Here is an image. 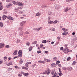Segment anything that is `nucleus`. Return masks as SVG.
<instances>
[{"label": "nucleus", "mask_w": 77, "mask_h": 77, "mask_svg": "<svg viewBox=\"0 0 77 77\" xmlns=\"http://www.w3.org/2000/svg\"><path fill=\"white\" fill-rule=\"evenodd\" d=\"M13 3L18 6H23V5L22 3L18 2H16L15 1H13Z\"/></svg>", "instance_id": "obj_1"}, {"label": "nucleus", "mask_w": 77, "mask_h": 77, "mask_svg": "<svg viewBox=\"0 0 77 77\" xmlns=\"http://www.w3.org/2000/svg\"><path fill=\"white\" fill-rule=\"evenodd\" d=\"M50 73V69H48L46 70L45 72H44L42 73V74H47V75H49Z\"/></svg>", "instance_id": "obj_2"}, {"label": "nucleus", "mask_w": 77, "mask_h": 77, "mask_svg": "<svg viewBox=\"0 0 77 77\" xmlns=\"http://www.w3.org/2000/svg\"><path fill=\"white\" fill-rule=\"evenodd\" d=\"M42 29V27H40L38 29L36 28H34L33 29V30H37V31H39L40 30Z\"/></svg>", "instance_id": "obj_3"}, {"label": "nucleus", "mask_w": 77, "mask_h": 77, "mask_svg": "<svg viewBox=\"0 0 77 77\" xmlns=\"http://www.w3.org/2000/svg\"><path fill=\"white\" fill-rule=\"evenodd\" d=\"M5 47V44L3 43H0V48H2Z\"/></svg>", "instance_id": "obj_4"}, {"label": "nucleus", "mask_w": 77, "mask_h": 77, "mask_svg": "<svg viewBox=\"0 0 77 77\" xmlns=\"http://www.w3.org/2000/svg\"><path fill=\"white\" fill-rule=\"evenodd\" d=\"M55 8L56 9L58 10V9H59V5H55Z\"/></svg>", "instance_id": "obj_5"}, {"label": "nucleus", "mask_w": 77, "mask_h": 77, "mask_svg": "<svg viewBox=\"0 0 77 77\" xmlns=\"http://www.w3.org/2000/svg\"><path fill=\"white\" fill-rule=\"evenodd\" d=\"M25 23H26V21H23V22H22L20 23V26H23V24H25Z\"/></svg>", "instance_id": "obj_6"}, {"label": "nucleus", "mask_w": 77, "mask_h": 77, "mask_svg": "<svg viewBox=\"0 0 77 77\" xmlns=\"http://www.w3.org/2000/svg\"><path fill=\"white\" fill-rule=\"evenodd\" d=\"M7 18L9 20H14V18L11 16H8Z\"/></svg>", "instance_id": "obj_7"}, {"label": "nucleus", "mask_w": 77, "mask_h": 77, "mask_svg": "<svg viewBox=\"0 0 77 77\" xmlns=\"http://www.w3.org/2000/svg\"><path fill=\"white\" fill-rule=\"evenodd\" d=\"M6 65L7 66H10V65H12V61L10 62L9 63L7 64Z\"/></svg>", "instance_id": "obj_8"}, {"label": "nucleus", "mask_w": 77, "mask_h": 77, "mask_svg": "<svg viewBox=\"0 0 77 77\" xmlns=\"http://www.w3.org/2000/svg\"><path fill=\"white\" fill-rule=\"evenodd\" d=\"M20 26L19 28V30H22L23 29V26Z\"/></svg>", "instance_id": "obj_9"}, {"label": "nucleus", "mask_w": 77, "mask_h": 77, "mask_svg": "<svg viewBox=\"0 0 77 77\" xmlns=\"http://www.w3.org/2000/svg\"><path fill=\"white\" fill-rule=\"evenodd\" d=\"M56 64L54 63H53L51 64V66H52V67H56Z\"/></svg>", "instance_id": "obj_10"}, {"label": "nucleus", "mask_w": 77, "mask_h": 77, "mask_svg": "<svg viewBox=\"0 0 77 77\" xmlns=\"http://www.w3.org/2000/svg\"><path fill=\"white\" fill-rule=\"evenodd\" d=\"M68 8L67 7L64 10V11L65 12H68Z\"/></svg>", "instance_id": "obj_11"}, {"label": "nucleus", "mask_w": 77, "mask_h": 77, "mask_svg": "<svg viewBox=\"0 0 77 77\" xmlns=\"http://www.w3.org/2000/svg\"><path fill=\"white\" fill-rule=\"evenodd\" d=\"M38 63H45V62L44 61H41V60H39L38 61Z\"/></svg>", "instance_id": "obj_12"}, {"label": "nucleus", "mask_w": 77, "mask_h": 77, "mask_svg": "<svg viewBox=\"0 0 77 77\" xmlns=\"http://www.w3.org/2000/svg\"><path fill=\"white\" fill-rule=\"evenodd\" d=\"M68 71H71V70H72V68L71 67H69L68 68Z\"/></svg>", "instance_id": "obj_13"}, {"label": "nucleus", "mask_w": 77, "mask_h": 77, "mask_svg": "<svg viewBox=\"0 0 77 77\" xmlns=\"http://www.w3.org/2000/svg\"><path fill=\"white\" fill-rule=\"evenodd\" d=\"M6 18H7V16L5 15H3L2 17V18L4 20H5V19Z\"/></svg>", "instance_id": "obj_14"}, {"label": "nucleus", "mask_w": 77, "mask_h": 77, "mask_svg": "<svg viewBox=\"0 0 77 77\" xmlns=\"http://www.w3.org/2000/svg\"><path fill=\"white\" fill-rule=\"evenodd\" d=\"M18 54H22V51L21 50H19V51L18 52Z\"/></svg>", "instance_id": "obj_15"}, {"label": "nucleus", "mask_w": 77, "mask_h": 77, "mask_svg": "<svg viewBox=\"0 0 77 77\" xmlns=\"http://www.w3.org/2000/svg\"><path fill=\"white\" fill-rule=\"evenodd\" d=\"M62 30H63V31H64V32H67V31H68V29H65V28H62Z\"/></svg>", "instance_id": "obj_16"}, {"label": "nucleus", "mask_w": 77, "mask_h": 77, "mask_svg": "<svg viewBox=\"0 0 77 77\" xmlns=\"http://www.w3.org/2000/svg\"><path fill=\"white\" fill-rule=\"evenodd\" d=\"M55 71L54 70H53L51 72V74L52 75H54V74H55V73H54V72H55Z\"/></svg>", "instance_id": "obj_17"}, {"label": "nucleus", "mask_w": 77, "mask_h": 77, "mask_svg": "<svg viewBox=\"0 0 77 77\" xmlns=\"http://www.w3.org/2000/svg\"><path fill=\"white\" fill-rule=\"evenodd\" d=\"M3 23L2 22H0V27H3Z\"/></svg>", "instance_id": "obj_18"}, {"label": "nucleus", "mask_w": 77, "mask_h": 77, "mask_svg": "<svg viewBox=\"0 0 77 77\" xmlns=\"http://www.w3.org/2000/svg\"><path fill=\"white\" fill-rule=\"evenodd\" d=\"M68 34V32H64L62 33V34L63 35H67Z\"/></svg>", "instance_id": "obj_19"}, {"label": "nucleus", "mask_w": 77, "mask_h": 77, "mask_svg": "<svg viewBox=\"0 0 77 77\" xmlns=\"http://www.w3.org/2000/svg\"><path fill=\"white\" fill-rule=\"evenodd\" d=\"M23 61L22 60V59H20L19 60L20 63H23Z\"/></svg>", "instance_id": "obj_20"}, {"label": "nucleus", "mask_w": 77, "mask_h": 77, "mask_svg": "<svg viewBox=\"0 0 77 77\" xmlns=\"http://www.w3.org/2000/svg\"><path fill=\"white\" fill-rule=\"evenodd\" d=\"M41 15V13L38 12L36 14V16H39Z\"/></svg>", "instance_id": "obj_21"}, {"label": "nucleus", "mask_w": 77, "mask_h": 77, "mask_svg": "<svg viewBox=\"0 0 77 77\" xmlns=\"http://www.w3.org/2000/svg\"><path fill=\"white\" fill-rule=\"evenodd\" d=\"M29 75V73H24V74H23V75H24L25 76H27V75Z\"/></svg>", "instance_id": "obj_22"}, {"label": "nucleus", "mask_w": 77, "mask_h": 77, "mask_svg": "<svg viewBox=\"0 0 77 77\" xmlns=\"http://www.w3.org/2000/svg\"><path fill=\"white\" fill-rule=\"evenodd\" d=\"M53 23V21H49L48 22V23L51 24H52V23Z\"/></svg>", "instance_id": "obj_23"}, {"label": "nucleus", "mask_w": 77, "mask_h": 77, "mask_svg": "<svg viewBox=\"0 0 77 77\" xmlns=\"http://www.w3.org/2000/svg\"><path fill=\"white\" fill-rule=\"evenodd\" d=\"M17 54V50H16L13 53V54H14V55H16V54Z\"/></svg>", "instance_id": "obj_24"}, {"label": "nucleus", "mask_w": 77, "mask_h": 77, "mask_svg": "<svg viewBox=\"0 0 77 77\" xmlns=\"http://www.w3.org/2000/svg\"><path fill=\"white\" fill-rule=\"evenodd\" d=\"M53 60L54 61H56L57 60V57H54L53 58Z\"/></svg>", "instance_id": "obj_25"}, {"label": "nucleus", "mask_w": 77, "mask_h": 77, "mask_svg": "<svg viewBox=\"0 0 77 77\" xmlns=\"http://www.w3.org/2000/svg\"><path fill=\"white\" fill-rule=\"evenodd\" d=\"M32 47H30L29 48V51H31L32 50Z\"/></svg>", "instance_id": "obj_26"}, {"label": "nucleus", "mask_w": 77, "mask_h": 77, "mask_svg": "<svg viewBox=\"0 0 77 77\" xmlns=\"http://www.w3.org/2000/svg\"><path fill=\"white\" fill-rule=\"evenodd\" d=\"M76 63V62H75V61H73V63L72 64V66L75 65Z\"/></svg>", "instance_id": "obj_27"}, {"label": "nucleus", "mask_w": 77, "mask_h": 77, "mask_svg": "<svg viewBox=\"0 0 77 77\" xmlns=\"http://www.w3.org/2000/svg\"><path fill=\"white\" fill-rule=\"evenodd\" d=\"M47 42V41L46 40H43L42 41V43H46Z\"/></svg>", "instance_id": "obj_28"}, {"label": "nucleus", "mask_w": 77, "mask_h": 77, "mask_svg": "<svg viewBox=\"0 0 77 77\" xmlns=\"http://www.w3.org/2000/svg\"><path fill=\"white\" fill-rule=\"evenodd\" d=\"M70 52V51H69V49H67V50H66V52H65V53L66 54V53H68V52Z\"/></svg>", "instance_id": "obj_29"}, {"label": "nucleus", "mask_w": 77, "mask_h": 77, "mask_svg": "<svg viewBox=\"0 0 77 77\" xmlns=\"http://www.w3.org/2000/svg\"><path fill=\"white\" fill-rule=\"evenodd\" d=\"M57 23V20H56L54 22H53L54 24H56Z\"/></svg>", "instance_id": "obj_30"}, {"label": "nucleus", "mask_w": 77, "mask_h": 77, "mask_svg": "<svg viewBox=\"0 0 77 77\" xmlns=\"http://www.w3.org/2000/svg\"><path fill=\"white\" fill-rule=\"evenodd\" d=\"M57 75V73H56V72H55V74H54V76H52L51 77H55L56 75Z\"/></svg>", "instance_id": "obj_31"}, {"label": "nucleus", "mask_w": 77, "mask_h": 77, "mask_svg": "<svg viewBox=\"0 0 77 77\" xmlns=\"http://www.w3.org/2000/svg\"><path fill=\"white\" fill-rule=\"evenodd\" d=\"M9 47H10L9 45H7L5 46V48H9Z\"/></svg>", "instance_id": "obj_32"}, {"label": "nucleus", "mask_w": 77, "mask_h": 77, "mask_svg": "<svg viewBox=\"0 0 77 77\" xmlns=\"http://www.w3.org/2000/svg\"><path fill=\"white\" fill-rule=\"evenodd\" d=\"M36 65V64H35L34 65H32V66H31L32 68H35V66Z\"/></svg>", "instance_id": "obj_33"}, {"label": "nucleus", "mask_w": 77, "mask_h": 77, "mask_svg": "<svg viewBox=\"0 0 77 77\" xmlns=\"http://www.w3.org/2000/svg\"><path fill=\"white\" fill-rule=\"evenodd\" d=\"M62 69H63V70H66V67H62Z\"/></svg>", "instance_id": "obj_34"}, {"label": "nucleus", "mask_w": 77, "mask_h": 77, "mask_svg": "<svg viewBox=\"0 0 77 77\" xmlns=\"http://www.w3.org/2000/svg\"><path fill=\"white\" fill-rule=\"evenodd\" d=\"M25 66H26V67H28V66H29V64L27 63H26L25 64Z\"/></svg>", "instance_id": "obj_35"}, {"label": "nucleus", "mask_w": 77, "mask_h": 77, "mask_svg": "<svg viewBox=\"0 0 77 77\" xmlns=\"http://www.w3.org/2000/svg\"><path fill=\"white\" fill-rule=\"evenodd\" d=\"M37 53H38V54H39V53H41V51H37Z\"/></svg>", "instance_id": "obj_36"}, {"label": "nucleus", "mask_w": 77, "mask_h": 77, "mask_svg": "<svg viewBox=\"0 0 77 77\" xmlns=\"http://www.w3.org/2000/svg\"><path fill=\"white\" fill-rule=\"evenodd\" d=\"M53 14V13H52V12H51L50 13H49V15H51Z\"/></svg>", "instance_id": "obj_37"}, {"label": "nucleus", "mask_w": 77, "mask_h": 77, "mask_svg": "<svg viewBox=\"0 0 77 77\" xmlns=\"http://www.w3.org/2000/svg\"><path fill=\"white\" fill-rule=\"evenodd\" d=\"M32 44H37V42L35 41L32 43Z\"/></svg>", "instance_id": "obj_38"}, {"label": "nucleus", "mask_w": 77, "mask_h": 77, "mask_svg": "<svg viewBox=\"0 0 77 77\" xmlns=\"http://www.w3.org/2000/svg\"><path fill=\"white\" fill-rule=\"evenodd\" d=\"M20 35H23V33H24V32L23 31H22L21 32H20Z\"/></svg>", "instance_id": "obj_39"}, {"label": "nucleus", "mask_w": 77, "mask_h": 77, "mask_svg": "<svg viewBox=\"0 0 77 77\" xmlns=\"http://www.w3.org/2000/svg\"><path fill=\"white\" fill-rule=\"evenodd\" d=\"M44 45L42 44H41L40 46V48H42V47H43Z\"/></svg>", "instance_id": "obj_40"}, {"label": "nucleus", "mask_w": 77, "mask_h": 77, "mask_svg": "<svg viewBox=\"0 0 77 77\" xmlns=\"http://www.w3.org/2000/svg\"><path fill=\"white\" fill-rule=\"evenodd\" d=\"M25 33H26V34H29V32L27 31H26L25 32Z\"/></svg>", "instance_id": "obj_41"}, {"label": "nucleus", "mask_w": 77, "mask_h": 77, "mask_svg": "<svg viewBox=\"0 0 77 77\" xmlns=\"http://www.w3.org/2000/svg\"><path fill=\"white\" fill-rule=\"evenodd\" d=\"M8 6H12V4L9 3L8 4Z\"/></svg>", "instance_id": "obj_42"}, {"label": "nucleus", "mask_w": 77, "mask_h": 77, "mask_svg": "<svg viewBox=\"0 0 77 77\" xmlns=\"http://www.w3.org/2000/svg\"><path fill=\"white\" fill-rule=\"evenodd\" d=\"M57 39L59 41H60V37H58L57 38Z\"/></svg>", "instance_id": "obj_43"}, {"label": "nucleus", "mask_w": 77, "mask_h": 77, "mask_svg": "<svg viewBox=\"0 0 77 77\" xmlns=\"http://www.w3.org/2000/svg\"><path fill=\"white\" fill-rule=\"evenodd\" d=\"M63 52H64V53H66V49H64L63 50Z\"/></svg>", "instance_id": "obj_44"}, {"label": "nucleus", "mask_w": 77, "mask_h": 77, "mask_svg": "<svg viewBox=\"0 0 77 77\" xmlns=\"http://www.w3.org/2000/svg\"><path fill=\"white\" fill-rule=\"evenodd\" d=\"M18 56H19V57H22V54H19Z\"/></svg>", "instance_id": "obj_45"}, {"label": "nucleus", "mask_w": 77, "mask_h": 77, "mask_svg": "<svg viewBox=\"0 0 77 77\" xmlns=\"http://www.w3.org/2000/svg\"><path fill=\"white\" fill-rule=\"evenodd\" d=\"M8 58V57H4V59L5 60H6L5 59H7V58Z\"/></svg>", "instance_id": "obj_46"}, {"label": "nucleus", "mask_w": 77, "mask_h": 77, "mask_svg": "<svg viewBox=\"0 0 77 77\" xmlns=\"http://www.w3.org/2000/svg\"><path fill=\"white\" fill-rule=\"evenodd\" d=\"M70 59H71V57H68V59L67 60H70Z\"/></svg>", "instance_id": "obj_47"}, {"label": "nucleus", "mask_w": 77, "mask_h": 77, "mask_svg": "<svg viewBox=\"0 0 77 77\" xmlns=\"http://www.w3.org/2000/svg\"><path fill=\"white\" fill-rule=\"evenodd\" d=\"M8 69L9 70V71H11V70L12 69L11 68H8Z\"/></svg>", "instance_id": "obj_48"}, {"label": "nucleus", "mask_w": 77, "mask_h": 77, "mask_svg": "<svg viewBox=\"0 0 77 77\" xmlns=\"http://www.w3.org/2000/svg\"><path fill=\"white\" fill-rule=\"evenodd\" d=\"M26 44L27 45H29V44H30V43L29 42H27V43H26Z\"/></svg>", "instance_id": "obj_49"}, {"label": "nucleus", "mask_w": 77, "mask_h": 77, "mask_svg": "<svg viewBox=\"0 0 77 77\" xmlns=\"http://www.w3.org/2000/svg\"><path fill=\"white\" fill-rule=\"evenodd\" d=\"M44 60L45 61V62H47V60H48V59H47L46 58H45L44 59Z\"/></svg>", "instance_id": "obj_50"}, {"label": "nucleus", "mask_w": 77, "mask_h": 77, "mask_svg": "<svg viewBox=\"0 0 77 77\" xmlns=\"http://www.w3.org/2000/svg\"><path fill=\"white\" fill-rule=\"evenodd\" d=\"M59 76H62V75H63V74L61 73H59Z\"/></svg>", "instance_id": "obj_51"}, {"label": "nucleus", "mask_w": 77, "mask_h": 77, "mask_svg": "<svg viewBox=\"0 0 77 77\" xmlns=\"http://www.w3.org/2000/svg\"><path fill=\"white\" fill-rule=\"evenodd\" d=\"M3 9V8L2 7V6L0 7V11H1Z\"/></svg>", "instance_id": "obj_52"}, {"label": "nucleus", "mask_w": 77, "mask_h": 77, "mask_svg": "<svg viewBox=\"0 0 77 77\" xmlns=\"http://www.w3.org/2000/svg\"><path fill=\"white\" fill-rule=\"evenodd\" d=\"M51 62V60H50L48 59L47 62Z\"/></svg>", "instance_id": "obj_53"}, {"label": "nucleus", "mask_w": 77, "mask_h": 77, "mask_svg": "<svg viewBox=\"0 0 77 77\" xmlns=\"http://www.w3.org/2000/svg\"><path fill=\"white\" fill-rule=\"evenodd\" d=\"M11 59H12V58L11 57H9L8 58V61H9V60H11Z\"/></svg>", "instance_id": "obj_54"}, {"label": "nucleus", "mask_w": 77, "mask_h": 77, "mask_svg": "<svg viewBox=\"0 0 77 77\" xmlns=\"http://www.w3.org/2000/svg\"><path fill=\"white\" fill-rule=\"evenodd\" d=\"M27 63L29 65H30L31 64V62H28Z\"/></svg>", "instance_id": "obj_55"}, {"label": "nucleus", "mask_w": 77, "mask_h": 77, "mask_svg": "<svg viewBox=\"0 0 77 77\" xmlns=\"http://www.w3.org/2000/svg\"><path fill=\"white\" fill-rule=\"evenodd\" d=\"M60 63V61H57L56 62V63L57 64V63Z\"/></svg>", "instance_id": "obj_56"}, {"label": "nucleus", "mask_w": 77, "mask_h": 77, "mask_svg": "<svg viewBox=\"0 0 77 77\" xmlns=\"http://www.w3.org/2000/svg\"><path fill=\"white\" fill-rule=\"evenodd\" d=\"M26 67H25V66H23L22 67V69H25V68H26Z\"/></svg>", "instance_id": "obj_57"}, {"label": "nucleus", "mask_w": 77, "mask_h": 77, "mask_svg": "<svg viewBox=\"0 0 77 77\" xmlns=\"http://www.w3.org/2000/svg\"><path fill=\"white\" fill-rule=\"evenodd\" d=\"M58 66H59L60 68H61V67H62V66H61V64H58Z\"/></svg>", "instance_id": "obj_58"}, {"label": "nucleus", "mask_w": 77, "mask_h": 77, "mask_svg": "<svg viewBox=\"0 0 77 77\" xmlns=\"http://www.w3.org/2000/svg\"><path fill=\"white\" fill-rule=\"evenodd\" d=\"M18 76H19L20 77H21V76H22V75L19 74L18 75Z\"/></svg>", "instance_id": "obj_59"}, {"label": "nucleus", "mask_w": 77, "mask_h": 77, "mask_svg": "<svg viewBox=\"0 0 77 77\" xmlns=\"http://www.w3.org/2000/svg\"><path fill=\"white\" fill-rule=\"evenodd\" d=\"M20 42V40L18 39L17 41V43H19Z\"/></svg>", "instance_id": "obj_60"}, {"label": "nucleus", "mask_w": 77, "mask_h": 77, "mask_svg": "<svg viewBox=\"0 0 77 77\" xmlns=\"http://www.w3.org/2000/svg\"><path fill=\"white\" fill-rule=\"evenodd\" d=\"M71 2L70 0H66V2Z\"/></svg>", "instance_id": "obj_61"}, {"label": "nucleus", "mask_w": 77, "mask_h": 77, "mask_svg": "<svg viewBox=\"0 0 77 77\" xmlns=\"http://www.w3.org/2000/svg\"><path fill=\"white\" fill-rule=\"evenodd\" d=\"M15 68H16V69H17L18 68V66H14Z\"/></svg>", "instance_id": "obj_62"}, {"label": "nucleus", "mask_w": 77, "mask_h": 77, "mask_svg": "<svg viewBox=\"0 0 77 77\" xmlns=\"http://www.w3.org/2000/svg\"><path fill=\"white\" fill-rule=\"evenodd\" d=\"M52 31H55V29L54 28H53L52 29Z\"/></svg>", "instance_id": "obj_63"}, {"label": "nucleus", "mask_w": 77, "mask_h": 77, "mask_svg": "<svg viewBox=\"0 0 77 77\" xmlns=\"http://www.w3.org/2000/svg\"><path fill=\"white\" fill-rule=\"evenodd\" d=\"M17 8H18V9H22V8L21 7H18Z\"/></svg>", "instance_id": "obj_64"}]
</instances>
